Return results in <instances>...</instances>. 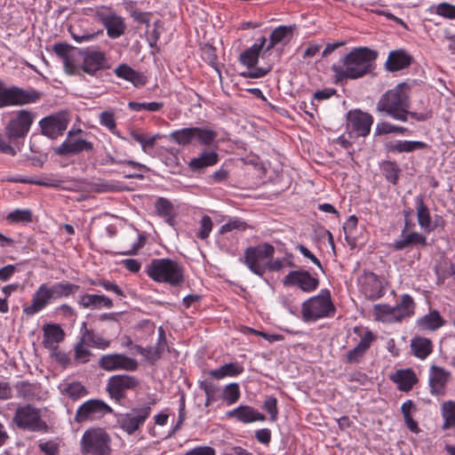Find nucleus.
<instances>
[{
	"label": "nucleus",
	"instance_id": "nucleus-1",
	"mask_svg": "<svg viewBox=\"0 0 455 455\" xmlns=\"http://www.w3.org/2000/svg\"><path fill=\"white\" fill-rule=\"evenodd\" d=\"M378 52L368 47L353 49L342 59V65H332L331 69L334 73L337 83H342L348 79L361 78L375 68V61Z\"/></svg>",
	"mask_w": 455,
	"mask_h": 455
},
{
	"label": "nucleus",
	"instance_id": "nucleus-2",
	"mask_svg": "<svg viewBox=\"0 0 455 455\" xmlns=\"http://www.w3.org/2000/svg\"><path fill=\"white\" fill-rule=\"evenodd\" d=\"M406 88L407 85L402 83L386 92L377 103V110L385 112L394 119L406 122L410 108Z\"/></svg>",
	"mask_w": 455,
	"mask_h": 455
},
{
	"label": "nucleus",
	"instance_id": "nucleus-3",
	"mask_svg": "<svg viewBox=\"0 0 455 455\" xmlns=\"http://www.w3.org/2000/svg\"><path fill=\"white\" fill-rule=\"evenodd\" d=\"M148 275L156 282L178 286L184 282V269L176 260L154 259L147 267Z\"/></svg>",
	"mask_w": 455,
	"mask_h": 455
},
{
	"label": "nucleus",
	"instance_id": "nucleus-4",
	"mask_svg": "<svg viewBox=\"0 0 455 455\" xmlns=\"http://www.w3.org/2000/svg\"><path fill=\"white\" fill-rule=\"evenodd\" d=\"M82 455H110L111 437L102 427H90L82 435L80 441Z\"/></svg>",
	"mask_w": 455,
	"mask_h": 455
},
{
	"label": "nucleus",
	"instance_id": "nucleus-5",
	"mask_svg": "<svg viewBox=\"0 0 455 455\" xmlns=\"http://www.w3.org/2000/svg\"><path fill=\"white\" fill-rule=\"evenodd\" d=\"M415 302L409 294L401 297L400 303L395 306L387 304H377L374 306L376 319L384 323L400 322L405 317L414 315Z\"/></svg>",
	"mask_w": 455,
	"mask_h": 455
},
{
	"label": "nucleus",
	"instance_id": "nucleus-6",
	"mask_svg": "<svg viewBox=\"0 0 455 455\" xmlns=\"http://www.w3.org/2000/svg\"><path fill=\"white\" fill-rule=\"evenodd\" d=\"M12 422L21 430L37 433L49 431L47 423L42 419L41 410L31 404L19 406L14 412Z\"/></svg>",
	"mask_w": 455,
	"mask_h": 455
},
{
	"label": "nucleus",
	"instance_id": "nucleus-7",
	"mask_svg": "<svg viewBox=\"0 0 455 455\" xmlns=\"http://www.w3.org/2000/svg\"><path fill=\"white\" fill-rule=\"evenodd\" d=\"M335 312L328 290H322L320 294L312 297L302 304L301 314L306 322L327 317Z\"/></svg>",
	"mask_w": 455,
	"mask_h": 455
},
{
	"label": "nucleus",
	"instance_id": "nucleus-8",
	"mask_svg": "<svg viewBox=\"0 0 455 455\" xmlns=\"http://www.w3.org/2000/svg\"><path fill=\"white\" fill-rule=\"evenodd\" d=\"M275 247L267 243L250 246L244 251V263L248 268L259 276L267 270V263L273 259Z\"/></svg>",
	"mask_w": 455,
	"mask_h": 455
},
{
	"label": "nucleus",
	"instance_id": "nucleus-9",
	"mask_svg": "<svg viewBox=\"0 0 455 455\" xmlns=\"http://www.w3.org/2000/svg\"><path fill=\"white\" fill-rule=\"evenodd\" d=\"M113 409L100 399H91L82 403L76 410L74 420L78 424L95 421L107 414H112Z\"/></svg>",
	"mask_w": 455,
	"mask_h": 455
},
{
	"label": "nucleus",
	"instance_id": "nucleus-10",
	"mask_svg": "<svg viewBox=\"0 0 455 455\" xmlns=\"http://www.w3.org/2000/svg\"><path fill=\"white\" fill-rule=\"evenodd\" d=\"M150 412V405L132 408L128 412L116 414V423L124 433L132 435L144 425Z\"/></svg>",
	"mask_w": 455,
	"mask_h": 455
},
{
	"label": "nucleus",
	"instance_id": "nucleus-11",
	"mask_svg": "<svg viewBox=\"0 0 455 455\" xmlns=\"http://www.w3.org/2000/svg\"><path fill=\"white\" fill-rule=\"evenodd\" d=\"M36 115L34 112L28 109H21L16 112L5 127V133L9 140H13L17 139L25 138L34 123Z\"/></svg>",
	"mask_w": 455,
	"mask_h": 455
},
{
	"label": "nucleus",
	"instance_id": "nucleus-12",
	"mask_svg": "<svg viewBox=\"0 0 455 455\" xmlns=\"http://www.w3.org/2000/svg\"><path fill=\"white\" fill-rule=\"evenodd\" d=\"M140 385L139 379L132 375L117 374L110 377L106 390L116 402H121L128 390H134Z\"/></svg>",
	"mask_w": 455,
	"mask_h": 455
},
{
	"label": "nucleus",
	"instance_id": "nucleus-13",
	"mask_svg": "<svg viewBox=\"0 0 455 455\" xmlns=\"http://www.w3.org/2000/svg\"><path fill=\"white\" fill-rule=\"evenodd\" d=\"M77 54L83 59L80 65L81 74L95 76L98 72L108 68L106 54L101 51L81 49L77 50Z\"/></svg>",
	"mask_w": 455,
	"mask_h": 455
},
{
	"label": "nucleus",
	"instance_id": "nucleus-14",
	"mask_svg": "<svg viewBox=\"0 0 455 455\" xmlns=\"http://www.w3.org/2000/svg\"><path fill=\"white\" fill-rule=\"evenodd\" d=\"M347 129L350 137H365L370 133L372 116L360 109L350 110L347 116Z\"/></svg>",
	"mask_w": 455,
	"mask_h": 455
},
{
	"label": "nucleus",
	"instance_id": "nucleus-15",
	"mask_svg": "<svg viewBox=\"0 0 455 455\" xmlns=\"http://www.w3.org/2000/svg\"><path fill=\"white\" fill-rule=\"evenodd\" d=\"M99 367L106 371H134L139 368L138 362L124 354H108L100 356Z\"/></svg>",
	"mask_w": 455,
	"mask_h": 455
},
{
	"label": "nucleus",
	"instance_id": "nucleus-16",
	"mask_svg": "<svg viewBox=\"0 0 455 455\" xmlns=\"http://www.w3.org/2000/svg\"><path fill=\"white\" fill-rule=\"evenodd\" d=\"M97 19L103 24L107 30V35L112 39L122 36L126 29L124 19L110 10H98Z\"/></svg>",
	"mask_w": 455,
	"mask_h": 455
},
{
	"label": "nucleus",
	"instance_id": "nucleus-17",
	"mask_svg": "<svg viewBox=\"0 0 455 455\" xmlns=\"http://www.w3.org/2000/svg\"><path fill=\"white\" fill-rule=\"evenodd\" d=\"M68 119L66 113H56L39 121L42 134L54 140L62 135L67 129Z\"/></svg>",
	"mask_w": 455,
	"mask_h": 455
},
{
	"label": "nucleus",
	"instance_id": "nucleus-18",
	"mask_svg": "<svg viewBox=\"0 0 455 455\" xmlns=\"http://www.w3.org/2000/svg\"><path fill=\"white\" fill-rule=\"evenodd\" d=\"M78 49L63 43L53 45L54 53L63 63L64 71L69 76H81L80 65L76 63V54Z\"/></svg>",
	"mask_w": 455,
	"mask_h": 455
},
{
	"label": "nucleus",
	"instance_id": "nucleus-19",
	"mask_svg": "<svg viewBox=\"0 0 455 455\" xmlns=\"http://www.w3.org/2000/svg\"><path fill=\"white\" fill-rule=\"evenodd\" d=\"M286 286H297L305 292H311L317 289L319 280L307 270H294L290 272L283 281Z\"/></svg>",
	"mask_w": 455,
	"mask_h": 455
},
{
	"label": "nucleus",
	"instance_id": "nucleus-20",
	"mask_svg": "<svg viewBox=\"0 0 455 455\" xmlns=\"http://www.w3.org/2000/svg\"><path fill=\"white\" fill-rule=\"evenodd\" d=\"M360 282L362 284V290L368 299L375 300L384 295L385 291L383 282L374 273H365Z\"/></svg>",
	"mask_w": 455,
	"mask_h": 455
},
{
	"label": "nucleus",
	"instance_id": "nucleus-21",
	"mask_svg": "<svg viewBox=\"0 0 455 455\" xmlns=\"http://www.w3.org/2000/svg\"><path fill=\"white\" fill-rule=\"evenodd\" d=\"M93 148L92 142L83 139L72 140L67 138L59 147L53 149L54 153L60 156L77 155L83 151H91Z\"/></svg>",
	"mask_w": 455,
	"mask_h": 455
},
{
	"label": "nucleus",
	"instance_id": "nucleus-22",
	"mask_svg": "<svg viewBox=\"0 0 455 455\" xmlns=\"http://www.w3.org/2000/svg\"><path fill=\"white\" fill-rule=\"evenodd\" d=\"M450 378V372L443 368L433 365L429 372L430 392L435 395H443L445 393V386Z\"/></svg>",
	"mask_w": 455,
	"mask_h": 455
},
{
	"label": "nucleus",
	"instance_id": "nucleus-23",
	"mask_svg": "<svg viewBox=\"0 0 455 455\" xmlns=\"http://www.w3.org/2000/svg\"><path fill=\"white\" fill-rule=\"evenodd\" d=\"M51 299H52L51 298L48 285L43 283L33 294L31 305L24 307L23 312L27 315H34L44 308Z\"/></svg>",
	"mask_w": 455,
	"mask_h": 455
},
{
	"label": "nucleus",
	"instance_id": "nucleus-24",
	"mask_svg": "<svg viewBox=\"0 0 455 455\" xmlns=\"http://www.w3.org/2000/svg\"><path fill=\"white\" fill-rule=\"evenodd\" d=\"M80 334L82 342L87 344V347L101 350H105L110 347L111 341L105 339L101 334L96 332L94 330L89 329L85 322L81 325Z\"/></svg>",
	"mask_w": 455,
	"mask_h": 455
},
{
	"label": "nucleus",
	"instance_id": "nucleus-25",
	"mask_svg": "<svg viewBox=\"0 0 455 455\" xmlns=\"http://www.w3.org/2000/svg\"><path fill=\"white\" fill-rule=\"evenodd\" d=\"M228 418H235L243 424H249L254 421H264L266 417L248 405H240L237 408L227 412Z\"/></svg>",
	"mask_w": 455,
	"mask_h": 455
},
{
	"label": "nucleus",
	"instance_id": "nucleus-26",
	"mask_svg": "<svg viewBox=\"0 0 455 455\" xmlns=\"http://www.w3.org/2000/svg\"><path fill=\"white\" fill-rule=\"evenodd\" d=\"M374 336L371 331H367L361 339L359 343L352 350H349L346 355V362L348 363H357L362 361L366 351L371 347Z\"/></svg>",
	"mask_w": 455,
	"mask_h": 455
},
{
	"label": "nucleus",
	"instance_id": "nucleus-27",
	"mask_svg": "<svg viewBox=\"0 0 455 455\" xmlns=\"http://www.w3.org/2000/svg\"><path fill=\"white\" fill-rule=\"evenodd\" d=\"M412 58L403 50L390 52L385 63L388 71L395 72L409 67Z\"/></svg>",
	"mask_w": 455,
	"mask_h": 455
},
{
	"label": "nucleus",
	"instance_id": "nucleus-28",
	"mask_svg": "<svg viewBox=\"0 0 455 455\" xmlns=\"http://www.w3.org/2000/svg\"><path fill=\"white\" fill-rule=\"evenodd\" d=\"M77 302L83 308L100 309L102 307L111 308L113 307V302L109 298L99 294H84L79 297Z\"/></svg>",
	"mask_w": 455,
	"mask_h": 455
},
{
	"label": "nucleus",
	"instance_id": "nucleus-29",
	"mask_svg": "<svg viewBox=\"0 0 455 455\" xmlns=\"http://www.w3.org/2000/svg\"><path fill=\"white\" fill-rule=\"evenodd\" d=\"M218 161L219 156L214 149H204L199 156L190 160L188 166L193 172H198L216 164Z\"/></svg>",
	"mask_w": 455,
	"mask_h": 455
},
{
	"label": "nucleus",
	"instance_id": "nucleus-30",
	"mask_svg": "<svg viewBox=\"0 0 455 455\" xmlns=\"http://www.w3.org/2000/svg\"><path fill=\"white\" fill-rule=\"evenodd\" d=\"M65 338V332L59 324H48L44 328V347L55 350Z\"/></svg>",
	"mask_w": 455,
	"mask_h": 455
},
{
	"label": "nucleus",
	"instance_id": "nucleus-31",
	"mask_svg": "<svg viewBox=\"0 0 455 455\" xmlns=\"http://www.w3.org/2000/svg\"><path fill=\"white\" fill-rule=\"evenodd\" d=\"M416 211L418 224L427 234L433 231L432 220L429 209L424 203V196L419 195L416 197Z\"/></svg>",
	"mask_w": 455,
	"mask_h": 455
},
{
	"label": "nucleus",
	"instance_id": "nucleus-32",
	"mask_svg": "<svg viewBox=\"0 0 455 455\" xmlns=\"http://www.w3.org/2000/svg\"><path fill=\"white\" fill-rule=\"evenodd\" d=\"M445 324V320L441 316L440 313L433 309L427 315L419 317L416 325L421 331H436Z\"/></svg>",
	"mask_w": 455,
	"mask_h": 455
},
{
	"label": "nucleus",
	"instance_id": "nucleus-33",
	"mask_svg": "<svg viewBox=\"0 0 455 455\" xmlns=\"http://www.w3.org/2000/svg\"><path fill=\"white\" fill-rule=\"evenodd\" d=\"M266 43L267 38L265 36L260 37L258 40V43H255L250 48L241 53L239 58L240 62L249 68H253L257 64L259 52L265 47Z\"/></svg>",
	"mask_w": 455,
	"mask_h": 455
},
{
	"label": "nucleus",
	"instance_id": "nucleus-34",
	"mask_svg": "<svg viewBox=\"0 0 455 455\" xmlns=\"http://www.w3.org/2000/svg\"><path fill=\"white\" fill-rule=\"evenodd\" d=\"M114 73L117 77L131 82L134 86H142L147 82L145 76L134 70L127 64L119 65L115 68Z\"/></svg>",
	"mask_w": 455,
	"mask_h": 455
},
{
	"label": "nucleus",
	"instance_id": "nucleus-35",
	"mask_svg": "<svg viewBox=\"0 0 455 455\" xmlns=\"http://www.w3.org/2000/svg\"><path fill=\"white\" fill-rule=\"evenodd\" d=\"M294 29L295 26H279L275 28L269 36V43L265 47V51H270L278 44L288 43L293 36Z\"/></svg>",
	"mask_w": 455,
	"mask_h": 455
},
{
	"label": "nucleus",
	"instance_id": "nucleus-36",
	"mask_svg": "<svg viewBox=\"0 0 455 455\" xmlns=\"http://www.w3.org/2000/svg\"><path fill=\"white\" fill-rule=\"evenodd\" d=\"M420 244L427 245V238L418 232H410L405 234L404 230L402 231L400 238L396 239L393 244L395 250L402 251L407 247Z\"/></svg>",
	"mask_w": 455,
	"mask_h": 455
},
{
	"label": "nucleus",
	"instance_id": "nucleus-37",
	"mask_svg": "<svg viewBox=\"0 0 455 455\" xmlns=\"http://www.w3.org/2000/svg\"><path fill=\"white\" fill-rule=\"evenodd\" d=\"M391 379L397 384L398 388L402 391L411 390L417 380L414 372L410 369L396 371Z\"/></svg>",
	"mask_w": 455,
	"mask_h": 455
},
{
	"label": "nucleus",
	"instance_id": "nucleus-38",
	"mask_svg": "<svg viewBox=\"0 0 455 455\" xmlns=\"http://www.w3.org/2000/svg\"><path fill=\"white\" fill-rule=\"evenodd\" d=\"M411 348L416 357L425 359L432 353L433 345L427 338L415 337L411 340Z\"/></svg>",
	"mask_w": 455,
	"mask_h": 455
},
{
	"label": "nucleus",
	"instance_id": "nucleus-39",
	"mask_svg": "<svg viewBox=\"0 0 455 455\" xmlns=\"http://www.w3.org/2000/svg\"><path fill=\"white\" fill-rule=\"evenodd\" d=\"M155 207L156 213L164 218L170 226H173L175 209L172 202L164 197H158Z\"/></svg>",
	"mask_w": 455,
	"mask_h": 455
},
{
	"label": "nucleus",
	"instance_id": "nucleus-40",
	"mask_svg": "<svg viewBox=\"0 0 455 455\" xmlns=\"http://www.w3.org/2000/svg\"><path fill=\"white\" fill-rule=\"evenodd\" d=\"M78 289V285L68 282L57 283L52 286H48V290L52 299L68 297L69 295L74 294Z\"/></svg>",
	"mask_w": 455,
	"mask_h": 455
},
{
	"label": "nucleus",
	"instance_id": "nucleus-41",
	"mask_svg": "<svg viewBox=\"0 0 455 455\" xmlns=\"http://www.w3.org/2000/svg\"><path fill=\"white\" fill-rule=\"evenodd\" d=\"M243 371V366L237 363H229L220 366L219 369L212 370L209 375L214 379H220L224 377H234Z\"/></svg>",
	"mask_w": 455,
	"mask_h": 455
},
{
	"label": "nucleus",
	"instance_id": "nucleus-42",
	"mask_svg": "<svg viewBox=\"0 0 455 455\" xmlns=\"http://www.w3.org/2000/svg\"><path fill=\"white\" fill-rule=\"evenodd\" d=\"M168 138L180 146H187L195 140V127L174 131L168 135Z\"/></svg>",
	"mask_w": 455,
	"mask_h": 455
},
{
	"label": "nucleus",
	"instance_id": "nucleus-43",
	"mask_svg": "<svg viewBox=\"0 0 455 455\" xmlns=\"http://www.w3.org/2000/svg\"><path fill=\"white\" fill-rule=\"evenodd\" d=\"M441 412L444 419L442 428L446 430L455 427V402H444L442 404Z\"/></svg>",
	"mask_w": 455,
	"mask_h": 455
},
{
	"label": "nucleus",
	"instance_id": "nucleus-44",
	"mask_svg": "<svg viewBox=\"0 0 455 455\" xmlns=\"http://www.w3.org/2000/svg\"><path fill=\"white\" fill-rule=\"evenodd\" d=\"M218 132L200 127H195V140L204 146H211L216 140Z\"/></svg>",
	"mask_w": 455,
	"mask_h": 455
},
{
	"label": "nucleus",
	"instance_id": "nucleus-45",
	"mask_svg": "<svg viewBox=\"0 0 455 455\" xmlns=\"http://www.w3.org/2000/svg\"><path fill=\"white\" fill-rule=\"evenodd\" d=\"M87 344L83 343L80 339L74 348V362L76 364L86 363L90 361L92 352L86 347Z\"/></svg>",
	"mask_w": 455,
	"mask_h": 455
},
{
	"label": "nucleus",
	"instance_id": "nucleus-46",
	"mask_svg": "<svg viewBox=\"0 0 455 455\" xmlns=\"http://www.w3.org/2000/svg\"><path fill=\"white\" fill-rule=\"evenodd\" d=\"M381 170L383 175L389 182L394 185L397 183L401 170L395 163L390 161L384 162L381 165Z\"/></svg>",
	"mask_w": 455,
	"mask_h": 455
},
{
	"label": "nucleus",
	"instance_id": "nucleus-47",
	"mask_svg": "<svg viewBox=\"0 0 455 455\" xmlns=\"http://www.w3.org/2000/svg\"><path fill=\"white\" fill-rule=\"evenodd\" d=\"M164 107L163 102L152 101V102H136L130 101L128 108L132 111H148V112H157L160 111Z\"/></svg>",
	"mask_w": 455,
	"mask_h": 455
},
{
	"label": "nucleus",
	"instance_id": "nucleus-48",
	"mask_svg": "<svg viewBox=\"0 0 455 455\" xmlns=\"http://www.w3.org/2000/svg\"><path fill=\"white\" fill-rule=\"evenodd\" d=\"M425 148H427V144L425 142L411 140H399L393 146V149L399 153L412 152Z\"/></svg>",
	"mask_w": 455,
	"mask_h": 455
},
{
	"label": "nucleus",
	"instance_id": "nucleus-49",
	"mask_svg": "<svg viewBox=\"0 0 455 455\" xmlns=\"http://www.w3.org/2000/svg\"><path fill=\"white\" fill-rule=\"evenodd\" d=\"M240 388L237 383H231L227 385L222 392V398L228 404H234L240 398Z\"/></svg>",
	"mask_w": 455,
	"mask_h": 455
},
{
	"label": "nucleus",
	"instance_id": "nucleus-50",
	"mask_svg": "<svg viewBox=\"0 0 455 455\" xmlns=\"http://www.w3.org/2000/svg\"><path fill=\"white\" fill-rule=\"evenodd\" d=\"M63 393L68 395L73 400L78 399L87 394L86 388L79 382H73L68 384L64 389Z\"/></svg>",
	"mask_w": 455,
	"mask_h": 455
},
{
	"label": "nucleus",
	"instance_id": "nucleus-51",
	"mask_svg": "<svg viewBox=\"0 0 455 455\" xmlns=\"http://www.w3.org/2000/svg\"><path fill=\"white\" fill-rule=\"evenodd\" d=\"M7 220L14 223H28L32 221V213L29 210H15L8 214Z\"/></svg>",
	"mask_w": 455,
	"mask_h": 455
},
{
	"label": "nucleus",
	"instance_id": "nucleus-52",
	"mask_svg": "<svg viewBox=\"0 0 455 455\" xmlns=\"http://www.w3.org/2000/svg\"><path fill=\"white\" fill-rule=\"evenodd\" d=\"M435 13L450 20L455 19V5L441 3L435 6Z\"/></svg>",
	"mask_w": 455,
	"mask_h": 455
},
{
	"label": "nucleus",
	"instance_id": "nucleus-53",
	"mask_svg": "<svg viewBox=\"0 0 455 455\" xmlns=\"http://www.w3.org/2000/svg\"><path fill=\"white\" fill-rule=\"evenodd\" d=\"M263 408L269 413L270 420L275 421L278 415L276 398L274 396H268L263 403Z\"/></svg>",
	"mask_w": 455,
	"mask_h": 455
},
{
	"label": "nucleus",
	"instance_id": "nucleus-54",
	"mask_svg": "<svg viewBox=\"0 0 455 455\" xmlns=\"http://www.w3.org/2000/svg\"><path fill=\"white\" fill-rule=\"evenodd\" d=\"M246 228L247 224L244 221H242L239 219H235L224 224L220 228V233L225 234L232 230L243 231Z\"/></svg>",
	"mask_w": 455,
	"mask_h": 455
},
{
	"label": "nucleus",
	"instance_id": "nucleus-55",
	"mask_svg": "<svg viewBox=\"0 0 455 455\" xmlns=\"http://www.w3.org/2000/svg\"><path fill=\"white\" fill-rule=\"evenodd\" d=\"M212 228V221L209 216H204L200 221V230L197 233V237L205 239L209 236Z\"/></svg>",
	"mask_w": 455,
	"mask_h": 455
},
{
	"label": "nucleus",
	"instance_id": "nucleus-56",
	"mask_svg": "<svg viewBox=\"0 0 455 455\" xmlns=\"http://www.w3.org/2000/svg\"><path fill=\"white\" fill-rule=\"evenodd\" d=\"M100 123L111 132L116 127L114 113L111 111H103L100 115Z\"/></svg>",
	"mask_w": 455,
	"mask_h": 455
},
{
	"label": "nucleus",
	"instance_id": "nucleus-57",
	"mask_svg": "<svg viewBox=\"0 0 455 455\" xmlns=\"http://www.w3.org/2000/svg\"><path fill=\"white\" fill-rule=\"evenodd\" d=\"M407 129L401 126L393 125L387 123H381L377 125L379 133L397 132L403 133Z\"/></svg>",
	"mask_w": 455,
	"mask_h": 455
},
{
	"label": "nucleus",
	"instance_id": "nucleus-58",
	"mask_svg": "<svg viewBox=\"0 0 455 455\" xmlns=\"http://www.w3.org/2000/svg\"><path fill=\"white\" fill-rule=\"evenodd\" d=\"M299 252L307 259H310L323 273V267L320 260L303 244H298L296 247Z\"/></svg>",
	"mask_w": 455,
	"mask_h": 455
},
{
	"label": "nucleus",
	"instance_id": "nucleus-59",
	"mask_svg": "<svg viewBox=\"0 0 455 455\" xmlns=\"http://www.w3.org/2000/svg\"><path fill=\"white\" fill-rule=\"evenodd\" d=\"M200 388L203 389L206 395L205 406H209L214 399L215 388L212 383L203 381L200 383Z\"/></svg>",
	"mask_w": 455,
	"mask_h": 455
},
{
	"label": "nucleus",
	"instance_id": "nucleus-60",
	"mask_svg": "<svg viewBox=\"0 0 455 455\" xmlns=\"http://www.w3.org/2000/svg\"><path fill=\"white\" fill-rule=\"evenodd\" d=\"M39 449L44 452V455H58L59 454V445L56 443L52 441H48L45 443H41L38 445Z\"/></svg>",
	"mask_w": 455,
	"mask_h": 455
},
{
	"label": "nucleus",
	"instance_id": "nucleus-61",
	"mask_svg": "<svg viewBox=\"0 0 455 455\" xmlns=\"http://www.w3.org/2000/svg\"><path fill=\"white\" fill-rule=\"evenodd\" d=\"M52 356L63 367H67L71 363L70 356L64 351L53 350Z\"/></svg>",
	"mask_w": 455,
	"mask_h": 455
},
{
	"label": "nucleus",
	"instance_id": "nucleus-62",
	"mask_svg": "<svg viewBox=\"0 0 455 455\" xmlns=\"http://www.w3.org/2000/svg\"><path fill=\"white\" fill-rule=\"evenodd\" d=\"M146 351L147 354L144 355V357L150 363H155L156 361L160 359L164 353L162 350L159 349V347H146Z\"/></svg>",
	"mask_w": 455,
	"mask_h": 455
},
{
	"label": "nucleus",
	"instance_id": "nucleus-63",
	"mask_svg": "<svg viewBox=\"0 0 455 455\" xmlns=\"http://www.w3.org/2000/svg\"><path fill=\"white\" fill-rule=\"evenodd\" d=\"M185 455H215V450L211 446H197L186 452Z\"/></svg>",
	"mask_w": 455,
	"mask_h": 455
},
{
	"label": "nucleus",
	"instance_id": "nucleus-64",
	"mask_svg": "<svg viewBox=\"0 0 455 455\" xmlns=\"http://www.w3.org/2000/svg\"><path fill=\"white\" fill-rule=\"evenodd\" d=\"M256 439L263 443L268 444L271 441V431L267 428H262L255 432Z\"/></svg>",
	"mask_w": 455,
	"mask_h": 455
}]
</instances>
